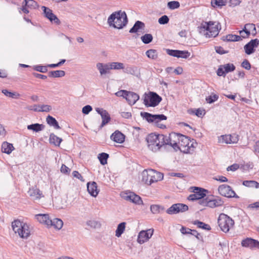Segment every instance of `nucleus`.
<instances>
[{"mask_svg": "<svg viewBox=\"0 0 259 259\" xmlns=\"http://www.w3.org/2000/svg\"><path fill=\"white\" fill-rule=\"evenodd\" d=\"M107 23L110 27L121 29L127 24L128 18L125 12L116 11L109 16Z\"/></svg>", "mask_w": 259, "mask_h": 259, "instance_id": "nucleus-1", "label": "nucleus"}, {"mask_svg": "<svg viewBox=\"0 0 259 259\" xmlns=\"http://www.w3.org/2000/svg\"><path fill=\"white\" fill-rule=\"evenodd\" d=\"M164 135L163 134L152 133L148 135L146 138L147 146L149 150L156 152L165 145Z\"/></svg>", "mask_w": 259, "mask_h": 259, "instance_id": "nucleus-2", "label": "nucleus"}, {"mask_svg": "<svg viewBox=\"0 0 259 259\" xmlns=\"http://www.w3.org/2000/svg\"><path fill=\"white\" fill-rule=\"evenodd\" d=\"M200 27L207 32L205 33L206 37H215L218 35L219 31L221 29L220 23L216 21H203Z\"/></svg>", "mask_w": 259, "mask_h": 259, "instance_id": "nucleus-3", "label": "nucleus"}, {"mask_svg": "<svg viewBox=\"0 0 259 259\" xmlns=\"http://www.w3.org/2000/svg\"><path fill=\"white\" fill-rule=\"evenodd\" d=\"M163 178V174L156 170L149 169L144 170L142 172V181L145 184L151 185V184L161 181Z\"/></svg>", "mask_w": 259, "mask_h": 259, "instance_id": "nucleus-4", "label": "nucleus"}, {"mask_svg": "<svg viewBox=\"0 0 259 259\" xmlns=\"http://www.w3.org/2000/svg\"><path fill=\"white\" fill-rule=\"evenodd\" d=\"M12 227L15 233H18L19 236L22 238H26L30 235L29 226L26 223L20 220H15L12 223Z\"/></svg>", "mask_w": 259, "mask_h": 259, "instance_id": "nucleus-5", "label": "nucleus"}, {"mask_svg": "<svg viewBox=\"0 0 259 259\" xmlns=\"http://www.w3.org/2000/svg\"><path fill=\"white\" fill-rule=\"evenodd\" d=\"M143 103L147 107H155L157 106L162 101L161 96L156 92H149L148 93H145Z\"/></svg>", "mask_w": 259, "mask_h": 259, "instance_id": "nucleus-6", "label": "nucleus"}, {"mask_svg": "<svg viewBox=\"0 0 259 259\" xmlns=\"http://www.w3.org/2000/svg\"><path fill=\"white\" fill-rule=\"evenodd\" d=\"M218 223L221 230L225 233H227L231 228L234 226V221L228 215L221 213L218 218Z\"/></svg>", "mask_w": 259, "mask_h": 259, "instance_id": "nucleus-7", "label": "nucleus"}, {"mask_svg": "<svg viewBox=\"0 0 259 259\" xmlns=\"http://www.w3.org/2000/svg\"><path fill=\"white\" fill-rule=\"evenodd\" d=\"M181 135L180 133L172 132L169 134L168 137L164 135L165 145L170 146L176 151L181 150V148L178 145V144L180 143Z\"/></svg>", "mask_w": 259, "mask_h": 259, "instance_id": "nucleus-8", "label": "nucleus"}, {"mask_svg": "<svg viewBox=\"0 0 259 259\" xmlns=\"http://www.w3.org/2000/svg\"><path fill=\"white\" fill-rule=\"evenodd\" d=\"M218 191L221 195L227 198H239V196L236 194L231 187L226 184H223L219 186L218 187Z\"/></svg>", "mask_w": 259, "mask_h": 259, "instance_id": "nucleus-9", "label": "nucleus"}, {"mask_svg": "<svg viewBox=\"0 0 259 259\" xmlns=\"http://www.w3.org/2000/svg\"><path fill=\"white\" fill-rule=\"evenodd\" d=\"M122 197L125 200L129 201L136 205L143 204L142 198L132 191H127L122 194Z\"/></svg>", "mask_w": 259, "mask_h": 259, "instance_id": "nucleus-10", "label": "nucleus"}, {"mask_svg": "<svg viewBox=\"0 0 259 259\" xmlns=\"http://www.w3.org/2000/svg\"><path fill=\"white\" fill-rule=\"evenodd\" d=\"M189 207L187 205L183 203H178L172 204L168 208L166 212L169 214H177L180 212H184L188 210Z\"/></svg>", "mask_w": 259, "mask_h": 259, "instance_id": "nucleus-11", "label": "nucleus"}, {"mask_svg": "<svg viewBox=\"0 0 259 259\" xmlns=\"http://www.w3.org/2000/svg\"><path fill=\"white\" fill-rule=\"evenodd\" d=\"M236 69L235 66L232 63H227L219 66L217 74L219 76L225 77L229 72L234 71Z\"/></svg>", "mask_w": 259, "mask_h": 259, "instance_id": "nucleus-12", "label": "nucleus"}, {"mask_svg": "<svg viewBox=\"0 0 259 259\" xmlns=\"http://www.w3.org/2000/svg\"><path fill=\"white\" fill-rule=\"evenodd\" d=\"M251 29H252V35L255 36L256 34V30L255 24L253 23H247L244 25L242 30H240L239 33L243 38L249 37L251 34Z\"/></svg>", "mask_w": 259, "mask_h": 259, "instance_id": "nucleus-13", "label": "nucleus"}, {"mask_svg": "<svg viewBox=\"0 0 259 259\" xmlns=\"http://www.w3.org/2000/svg\"><path fill=\"white\" fill-rule=\"evenodd\" d=\"M41 9L43 11L44 16L47 18L51 23H54L56 25H60L61 21L59 18L55 15L52 10L46 7L42 6Z\"/></svg>", "mask_w": 259, "mask_h": 259, "instance_id": "nucleus-14", "label": "nucleus"}, {"mask_svg": "<svg viewBox=\"0 0 259 259\" xmlns=\"http://www.w3.org/2000/svg\"><path fill=\"white\" fill-rule=\"evenodd\" d=\"M153 232V229H148L146 231H141L138 236L137 242L141 244L145 243L152 237Z\"/></svg>", "mask_w": 259, "mask_h": 259, "instance_id": "nucleus-15", "label": "nucleus"}, {"mask_svg": "<svg viewBox=\"0 0 259 259\" xmlns=\"http://www.w3.org/2000/svg\"><path fill=\"white\" fill-rule=\"evenodd\" d=\"M96 111L99 114L102 118V121L100 125L99 130L101 129L104 125L107 124L111 120V117L109 113L105 109L101 108H96Z\"/></svg>", "mask_w": 259, "mask_h": 259, "instance_id": "nucleus-16", "label": "nucleus"}, {"mask_svg": "<svg viewBox=\"0 0 259 259\" xmlns=\"http://www.w3.org/2000/svg\"><path fill=\"white\" fill-rule=\"evenodd\" d=\"M259 45V39L255 38L251 39L247 43L244 47L245 53L247 55H251L254 53L255 48Z\"/></svg>", "mask_w": 259, "mask_h": 259, "instance_id": "nucleus-17", "label": "nucleus"}, {"mask_svg": "<svg viewBox=\"0 0 259 259\" xmlns=\"http://www.w3.org/2000/svg\"><path fill=\"white\" fill-rule=\"evenodd\" d=\"M241 244L242 247L249 248L250 249H259V241L252 238L247 237L243 239Z\"/></svg>", "mask_w": 259, "mask_h": 259, "instance_id": "nucleus-18", "label": "nucleus"}, {"mask_svg": "<svg viewBox=\"0 0 259 259\" xmlns=\"http://www.w3.org/2000/svg\"><path fill=\"white\" fill-rule=\"evenodd\" d=\"M191 189L193 190L192 192L195 194L198 198L199 201L205 199L207 193L208 192L207 190L201 187H192Z\"/></svg>", "mask_w": 259, "mask_h": 259, "instance_id": "nucleus-19", "label": "nucleus"}, {"mask_svg": "<svg viewBox=\"0 0 259 259\" xmlns=\"http://www.w3.org/2000/svg\"><path fill=\"white\" fill-rule=\"evenodd\" d=\"M35 218L41 224H44L48 226L52 223V219L48 214L39 213L35 215Z\"/></svg>", "mask_w": 259, "mask_h": 259, "instance_id": "nucleus-20", "label": "nucleus"}, {"mask_svg": "<svg viewBox=\"0 0 259 259\" xmlns=\"http://www.w3.org/2000/svg\"><path fill=\"white\" fill-rule=\"evenodd\" d=\"M125 99L131 106L134 105L140 98L137 94L131 91H127Z\"/></svg>", "mask_w": 259, "mask_h": 259, "instance_id": "nucleus-21", "label": "nucleus"}, {"mask_svg": "<svg viewBox=\"0 0 259 259\" xmlns=\"http://www.w3.org/2000/svg\"><path fill=\"white\" fill-rule=\"evenodd\" d=\"M110 138L114 142L121 144L123 143L125 140V136L119 131H116L110 136Z\"/></svg>", "mask_w": 259, "mask_h": 259, "instance_id": "nucleus-22", "label": "nucleus"}, {"mask_svg": "<svg viewBox=\"0 0 259 259\" xmlns=\"http://www.w3.org/2000/svg\"><path fill=\"white\" fill-rule=\"evenodd\" d=\"M87 190L92 196L96 197L99 193L96 182H92V183H88Z\"/></svg>", "mask_w": 259, "mask_h": 259, "instance_id": "nucleus-23", "label": "nucleus"}, {"mask_svg": "<svg viewBox=\"0 0 259 259\" xmlns=\"http://www.w3.org/2000/svg\"><path fill=\"white\" fill-rule=\"evenodd\" d=\"M28 193L30 196L33 197L35 199H40L41 197H44L42 192L36 186L32 187V188H30Z\"/></svg>", "mask_w": 259, "mask_h": 259, "instance_id": "nucleus-24", "label": "nucleus"}, {"mask_svg": "<svg viewBox=\"0 0 259 259\" xmlns=\"http://www.w3.org/2000/svg\"><path fill=\"white\" fill-rule=\"evenodd\" d=\"M190 140L188 136H184L183 135H181V138L180 139V143H179L178 145L183 148L187 147V150H188L190 147L192 146L193 144H191L190 146Z\"/></svg>", "mask_w": 259, "mask_h": 259, "instance_id": "nucleus-25", "label": "nucleus"}, {"mask_svg": "<svg viewBox=\"0 0 259 259\" xmlns=\"http://www.w3.org/2000/svg\"><path fill=\"white\" fill-rule=\"evenodd\" d=\"M145 27V24L144 22L138 20L135 23L134 26L130 29L129 32L131 33H137L140 29H143Z\"/></svg>", "mask_w": 259, "mask_h": 259, "instance_id": "nucleus-26", "label": "nucleus"}, {"mask_svg": "<svg viewBox=\"0 0 259 259\" xmlns=\"http://www.w3.org/2000/svg\"><path fill=\"white\" fill-rule=\"evenodd\" d=\"M96 66L101 75L108 73L110 69L109 65L107 64L98 63Z\"/></svg>", "mask_w": 259, "mask_h": 259, "instance_id": "nucleus-27", "label": "nucleus"}, {"mask_svg": "<svg viewBox=\"0 0 259 259\" xmlns=\"http://www.w3.org/2000/svg\"><path fill=\"white\" fill-rule=\"evenodd\" d=\"M123 71L125 73L130 74L136 76H138V73L139 74L138 70V67L135 66L127 65L125 67H124Z\"/></svg>", "mask_w": 259, "mask_h": 259, "instance_id": "nucleus-28", "label": "nucleus"}, {"mask_svg": "<svg viewBox=\"0 0 259 259\" xmlns=\"http://www.w3.org/2000/svg\"><path fill=\"white\" fill-rule=\"evenodd\" d=\"M62 141V138L57 137L54 133L50 134L49 137V142L50 144L59 147Z\"/></svg>", "mask_w": 259, "mask_h": 259, "instance_id": "nucleus-29", "label": "nucleus"}, {"mask_svg": "<svg viewBox=\"0 0 259 259\" xmlns=\"http://www.w3.org/2000/svg\"><path fill=\"white\" fill-rule=\"evenodd\" d=\"M14 150V147L12 144L4 142L2 145V151L3 153L10 154Z\"/></svg>", "mask_w": 259, "mask_h": 259, "instance_id": "nucleus-30", "label": "nucleus"}, {"mask_svg": "<svg viewBox=\"0 0 259 259\" xmlns=\"http://www.w3.org/2000/svg\"><path fill=\"white\" fill-rule=\"evenodd\" d=\"M140 115L149 123L155 122V114H152L146 112H141Z\"/></svg>", "mask_w": 259, "mask_h": 259, "instance_id": "nucleus-31", "label": "nucleus"}, {"mask_svg": "<svg viewBox=\"0 0 259 259\" xmlns=\"http://www.w3.org/2000/svg\"><path fill=\"white\" fill-rule=\"evenodd\" d=\"M46 121L50 126H53L55 129H60L61 127L59 125L57 120L54 117L49 115L47 118Z\"/></svg>", "mask_w": 259, "mask_h": 259, "instance_id": "nucleus-32", "label": "nucleus"}, {"mask_svg": "<svg viewBox=\"0 0 259 259\" xmlns=\"http://www.w3.org/2000/svg\"><path fill=\"white\" fill-rule=\"evenodd\" d=\"M45 127L43 124H39L38 123H33L27 125V129L32 131L34 132H39L42 131Z\"/></svg>", "mask_w": 259, "mask_h": 259, "instance_id": "nucleus-33", "label": "nucleus"}, {"mask_svg": "<svg viewBox=\"0 0 259 259\" xmlns=\"http://www.w3.org/2000/svg\"><path fill=\"white\" fill-rule=\"evenodd\" d=\"M214 199H210L208 197L205 199L198 201V204L203 206H207L210 208H213Z\"/></svg>", "mask_w": 259, "mask_h": 259, "instance_id": "nucleus-34", "label": "nucleus"}, {"mask_svg": "<svg viewBox=\"0 0 259 259\" xmlns=\"http://www.w3.org/2000/svg\"><path fill=\"white\" fill-rule=\"evenodd\" d=\"M192 224L196 225L197 228L203 229L206 231H210L211 229L209 225L205 224V223L199 220H195L193 221Z\"/></svg>", "mask_w": 259, "mask_h": 259, "instance_id": "nucleus-35", "label": "nucleus"}, {"mask_svg": "<svg viewBox=\"0 0 259 259\" xmlns=\"http://www.w3.org/2000/svg\"><path fill=\"white\" fill-rule=\"evenodd\" d=\"M126 223L124 222L119 223L115 231V236L117 237H119L125 231V226Z\"/></svg>", "mask_w": 259, "mask_h": 259, "instance_id": "nucleus-36", "label": "nucleus"}, {"mask_svg": "<svg viewBox=\"0 0 259 259\" xmlns=\"http://www.w3.org/2000/svg\"><path fill=\"white\" fill-rule=\"evenodd\" d=\"M164 209V206L160 205L152 204L150 206V210L153 214L160 213L163 211Z\"/></svg>", "mask_w": 259, "mask_h": 259, "instance_id": "nucleus-37", "label": "nucleus"}, {"mask_svg": "<svg viewBox=\"0 0 259 259\" xmlns=\"http://www.w3.org/2000/svg\"><path fill=\"white\" fill-rule=\"evenodd\" d=\"M63 225V221L58 218H55L53 220H52V223H50V226H53L55 229L58 230L61 229Z\"/></svg>", "mask_w": 259, "mask_h": 259, "instance_id": "nucleus-38", "label": "nucleus"}, {"mask_svg": "<svg viewBox=\"0 0 259 259\" xmlns=\"http://www.w3.org/2000/svg\"><path fill=\"white\" fill-rule=\"evenodd\" d=\"M65 75V72L63 70H55L51 71L48 73V76L49 77H61L64 76Z\"/></svg>", "mask_w": 259, "mask_h": 259, "instance_id": "nucleus-39", "label": "nucleus"}, {"mask_svg": "<svg viewBox=\"0 0 259 259\" xmlns=\"http://www.w3.org/2000/svg\"><path fill=\"white\" fill-rule=\"evenodd\" d=\"M22 4H25L28 8L32 9H36L39 7V5L34 0H24Z\"/></svg>", "mask_w": 259, "mask_h": 259, "instance_id": "nucleus-40", "label": "nucleus"}, {"mask_svg": "<svg viewBox=\"0 0 259 259\" xmlns=\"http://www.w3.org/2000/svg\"><path fill=\"white\" fill-rule=\"evenodd\" d=\"M38 106L39 108V109H32L31 107L29 108L28 109L29 110H33V111H36V112H46L50 111L52 109L51 106L49 105H38Z\"/></svg>", "mask_w": 259, "mask_h": 259, "instance_id": "nucleus-41", "label": "nucleus"}, {"mask_svg": "<svg viewBox=\"0 0 259 259\" xmlns=\"http://www.w3.org/2000/svg\"><path fill=\"white\" fill-rule=\"evenodd\" d=\"M2 92L7 97L13 98V99H18L20 97V94L17 92H12L9 91L7 89H4L2 90Z\"/></svg>", "mask_w": 259, "mask_h": 259, "instance_id": "nucleus-42", "label": "nucleus"}, {"mask_svg": "<svg viewBox=\"0 0 259 259\" xmlns=\"http://www.w3.org/2000/svg\"><path fill=\"white\" fill-rule=\"evenodd\" d=\"M243 185L247 187L259 188V183L253 180H245L242 182Z\"/></svg>", "mask_w": 259, "mask_h": 259, "instance_id": "nucleus-43", "label": "nucleus"}, {"mask_svg": "<svg viewBox=\"0 0 259 259\" xmlns=\"http://www.w3.org/2000/svg\"><path fill=\"white\" fill-rule=\"evenodd\" d=\"M109 157V154L104 152L99 154L98 156V158L100 161V163L103 165H104L107 163V159Z\"/></svg>", "mask_w": 259, "mask_h": 259, "instance_id": "nucleus-44", "label": "nucleus"}, {"mask_svg": "<svg viewBox=\"0 0 259 259\" xmlns=\"http://www.w3.org/2000/svg\"><path fill=\"white\" fill-rule=\"evenodd\" d=\"M146 55L148 58L152 60H156L158 58V52L156 50H148L146 52Z\"/></svg>", "mask_w": 259, "mask_h": 259, "instance_id": "nucleus-45", "label": "nucleus"}, {"mask_svg": "<svg viewBox=\"0 0 259 259\" xmlns=\"http://www.w3.org/2000/svg\"><path fill=\"white\" fill-rule=\"evenodd\" d=\"M141 39L144 44H149L152 41L153 37L151 34L146 33L141 36Z\"/></svg>", "mask_w": 259, "mask_h": 259, "instance_id": "nucleus-46", "label": "nucleus"}, {"mask_svg": "<svg viewBox=\"0 0 259 259\" xmlns=\"http://www.w3.org/2000/svg\"><path fill=\"white\" fill-rule=\"evenodd\" d=\"M228 0H211V4L212 7H222L225 6L227 3Z\"/></svg>", "mask_w": 259, "mask_h": 259, "instance_id": "nucleus-47", "label": "nucleus"}, {"mask_svg": "<svg viewBox=\"0 0 259 259\" xmlns=\"http://www.w3.org/2000/svg\"><path fill=\"white\" fill-rule=\"evenodd\" d=\"M48 65L43 66L41 65H36L32 66V69L34 71L41 73H46L48 72Z\"/></svg>", "mask_w": 259, "mask_h": 259, "instance_id": "nucleus-48", "label": "nucleus"}, {"mask_svg": "<svg viewBox=\"0 0 259 259\" xmlns=\"http://www.w3.org/2000/svg\"><path fill=\"white\" fill-rule=\"evenodd\" d=\"M190 53L187 50H179L177 58L187 59L190 56Z\"/></svg>", "mask_w": 259, "mask_h": 259, "instance_id": "nucleus-49", "label": "nucleus"}, {"mask_svg": "<svg viewBox=\"0 0 259 259\" xmlns=\"http://www.w3.org/2000/svg\"><path fill=\"white\" fill-rule=\"evenodd\" d=\"M110 69H124V65L120 62H112L110 65Z\"/></svg>", "mask_w": 259, "mask_h": 259, "instance_id": "nucleus-50", "label": "nucleus"}, {"mask_svg": "<svg viewBox=\"0 0 259 259\" xmlns=\"http://www.w3.org/2000/svg\"><path fill=\"white\" fill-rule=\"evenodd\" d=\"M87 225L92 228H100L101 226L100 223L95 220H89L87 222Z\"/></svg>", "mask_w": 259, "mask_h": 259, "instance_id": "nucleus-51", "label": "nucleus"}, {"mask_svg": "<svg viewBox=\"0 0 259 259\" xmlns=\"http://www.w3.org/2000/svg\"><path fill=\"white\" fill-rule=\"evenodd\" d=\"M180 4L178 1H170L168 2L167 7L170 10H175L180 7Z\"/></svg>", "mask_w": 259, "mask_h": 259, "instance_id": "nucleus-52", "label": "nucleus"}, {"mask_svg": "<svg viewBox=\"0 0 259 259\" xmlns=\"http://www.w3.org/2000/svg\"><path fill=\"white\" fill-rule=\"evenodd\" d=\"M219 96L217 94H213V95H210L206 97L205 100L207 103L212 104L215 101H217L219 99Z\"/></svg>", "mask_w": 259, "mask_h": 259, "instance_id": "nucleus-53", "label": "nucleus"}, {"mask_svg": "<svg viewBox=\"0 0 259 259\" xmlns=\"http://www.w3.org/2000/svg\"><path fill=\"white\" fill-rule=\"evenodd\" d=\"M224 203V202L223 200V199H222V198H221L219 196H217V198L214 199L213 208L222 206L223 205Z\"/></svg>", "mask_w": 259, "mask_h": 259, "instance_id": "nucleus-54", "label": "nucleus"}, {"mask_svg": "<svg viewBox=\"0 0 259 259\" xmlns=\"http://www.w3.org/2000/svg\"><path fill=\"white\" fill-rule=\"evenodd\" d=\"M169 19L167 15H163L158 19V22L161 25L166 24L169 22Z\"/></svg>", "mask_w": 259, "mask_h": 259, "instance_id": "nucleus-55", "label": "nucleus"}, {"mask_svg": "<svg viewBox=\"0 0 259 259\" xmlns=\"http://www.w3.org/2000/svg\"><path fill=\"white\" fill-rule=\"evenodd\" d=\"M203 111H204V110H203ZM189 113L190 114L193 113L198 117H202L205 114V112L203 113V110H201L200 108H198L195 110H192L191 112H189Z\"/></svg>", "mask_w": 259, "mask_h": 259, "instance_id": "nucleus-56", "label": "nucleus"}, {"mask_svg": "<svg viewBox=\"0 0 259 259\" xmlns=\"http://www.w3.org/2000/svg\"><path fill=\"white\" fill-rule=\"evenodd\" d=\"M234 37V34H229L223 36L221 37V40L224 41H233V38Z\"/></svg>", "mask_w": 259, "mask_h": 259, "instance_id": "nucleus-57", "label": "nucleus"}, {"mask_svg": "<svg viewBox=\"0 0 259 259\" xmlns=\"http://www.w3.org/2000/svg\"><path fill=\"white\" fill-rule=\"evenodd\" d=\"M166 53L170 56L174 57H178V50H172V49H166Z\"/></svg>", "mask_w": 259, "mask_h": 259, "instance_id": "nucleus-58", "label": "nucleus"}, {"mask_svg": "<svg viewBox=\"0 0 259 259\" xmlns=\"http://www.w3.org/2000/svg\"><path fill=\"white\" fill-rule=\"evenodd\" d=\"M191 235L194 236L198 240L203 241V238L196 230H192Z\"/></svg>", "mask_w": 259, "mask_h": 259, "instance_id": "nucleus-59", "label": "nucleus"}, {"mask_svg": "<svg viewBox=\"0 0 259 259\" xmlns=\"http://www.w3.org/2000/svg\"><path fill=\"white\" fill-rule=\"evenodd\" d=\"M93 110L91 105H87L84 106L82 109V112L85 115L88 114Z\"/></svg>", "mask_w": 259, "mask_h": 259, "instance_id": "nucleus-60", "label": "nucleus"}, {"mask_svg": "<svg viewBox=\"0 0 259 259\" xmlns=\"http://www.w3.org/2000/svg\"><path fill=\"white\" fill-rule=\"evenodd\" d=\"M241 67L246 70H250L251 68V64L248 60L245 59L241 63Z\"/></svg>", "mask_w": 259, "mask_h": 259, "instance_id": "nucleus-61", "label": "nucleus"}, {"mask_svg": "<svg viewBox=\"0 0 259 259\" xmlns=\"http://www.w3.org/2000/svg\"><path fill=\"white\" fill-rule=\"evenodd\" d=\"M155 123H156V122H159L161 120H166L167 117L166 116H165V115L164 114H155Z\"/></svg>", "mask_w": 259, "mask_h": 259, "instance_id": "nucleus-62", "label": "nucleus"}, {"mask_svg": "<svg viewBox=\"0 0 259 259\" xmlns=\"http://www.w3.org/2000/svg\"><path fill=\"white\" fill-rule=\"evenodd\" d=\"M214 49L215 52L220 55H223L225 54H227L228 53V51H225L223 48L221 46H215L214 47Z\"/></svg>", "mask_w": 259, "mask_h": 259, "instance_id": "nucleus-63", "label": "nucleus"}, {"mask_svg": "<svg viewBox=\"0 0 259 259\" xmlns=\"http://www.w3.org/2000/svg\"><path fill=\"white\" fill-rule=\"evenodd\" d=\"M180 231H181V233L183 234H185V235L191 234V232H192V229H191L189 228H187L184 226H182V228L180 229Z\"/></svg>", "mask_w": 259, "mask_h": 259, "instance_id": "nucleus-64", "label": "nucleus"}]
</instances>
